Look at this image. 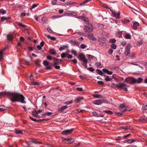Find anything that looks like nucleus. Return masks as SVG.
Returning <instances> with one entry per match:
<instances>
[{
    "label": "nucleus",
    "instance_id": "de8ad7c7",
    "mask_svg": "<svg viewBox=\"0 0 147 147\" xmlns=\"http://www.w3.org/2000/svg\"><path fill=\"white\" fill-rule=\"evenodd\" d=\"M44 65L45 66H47L49 64V63L47 61H44L43 62Z\"/></svg>",
    "mask_w": 147,
    "mask_h": 147
},
{
    "label": "nucleus",
    "instance_id": "423d86ee",
    "mask_svg": "<svg viewBox=\"0 0 147 147\" xmlns=\"http://www.w3.org/2000/svg\"><path fill=\"white\" fill-rule=\"evenodd\" d=\"M130 47L131 45L130 43H128L127 44L126 51L125 53V55L126 56H127L130 54Z\"/></svg>",
    "mask_w": 147,
    "mask_h": 147
},
{
    "label": "nucleus",
    "instance_id": "f8f14e48",
    "mask_svg": "<svg viewBox=\"0 0 147 147\" xmlns=\"http://www.w3.org/2000/svg\"><path fill=\"white\" fill-rule=\"evenodd\" d=\"M53 60L54 63V65H56L58 64L59 62H61L62 61L61 59H59L55 58H53Z\"/></svg>",
    "mask_w": 147,
    "mask_h": 147
},
{
    "label": "nucleus",
    "instance_id": "6ab92c4d",
    "mask_svg": "<svg viewBox=\"0 0 147 147\" xmlns=\"http://www.w3.org/2000/svg\"><path fill=\"white\" fill-rule=\"evenodd\" d=\"M45 35L47 37V38L49 39H50L51 40H55L56 39V38L54 36H51L49 35L45 34Z\"/></svg>",
    "mask_w": 147,
    "mask_h": 147
},
{
    "label": "nucleus",
    "instance_id": "39448f33",
    "mask_svg": "<svg viewBox=\"0 0 147 147\" xmlns=\"http://www.w3.org/2000/svg\"><path fill=\"white\" fill-rule=\"evenodd\" d=\"M135 78L132 77H128L125 78V82L130 84L135 83Z\"/></svg>",
    "mask_w": 147,
    "mask_h": 147
},
{
    "label": "nucleus",
    "instance_id": "e433bc0d",
    "mask_svg": "<svg viewBox=\"0 0 147 147\" xmlns=\"http://www.w3.org/2000/svg\"><path fill=\"white\" fill-rule=\"evenodd\" d=\"M40 61L38 59H37L35 61L34 63L37 65H40Z\"/></svg>",
    "mask_w": 147,
    "mask_h": 147
},
{
    "label": "nucleus",
    "instance_id": "ddd939ff",
    "mask_svg": "<svg viewBox=\"0 0 147 147\" xmlns=\"http://www.w3.org/2000/svg\"><path fill=\"white\" fill-rule=\"evenodd\" d=\"M102 70L104 73H106L108 75H111L113 73L112 71H109L106 68H104Z\"/></svg>",
    "mask_w": 147,
    "mask_h": 147
},
{
    "label": "nucleus",
    "instance_id": "3c124183",
    "mask_svg": "<svg viewBox=\"0 0 147 147\" xmlns=\"http://www.w3.org/2000/svg\"><path fill=\"white\" fill-rule=\"evenodd\" d=\"M48 31L50 33H53V31L51 29V28L50 27H48L47 29Z\"/></svg>",
    "mask_w": 147,
    "mask_h": 147
},
{
    "label": "nucleus",
    "instance_id": "c756f323",
    "mask_svg": "<svg viewBox=\"0 0 147 147\" xmlns=\"http://www.w3.org/2000/svg\"><path fill=\"white\" fill-rule=\"evenodd\" d=\"M96 71L97 73L98 74L100 75H102L103 74V73L102 71L99 69H97L96 70Z\"/></svg>",
    "mask_w": 147,
    "mask_h": 147
},
{
    "label": "nucleus",
    "instance_id": "393cba45",
    "mask_svg": "<svg viewBox=\"0 0 147 147\" xmlns=\"http://www.w3.org/2000/svg\"><path fill=\"white\" fill-rule=\"evenodd\" d=\"M122 32H117L116 34V36L119 38L122 37Z\"/></svg>",
    "mask_w": 147,
    "mask_h": 147
},
{
    "label": "nucleus",
    "instance_id": "4d7b16f0",
    "mask_svg": "<svg viewBox=\"0 0 147 147\" xmlns=\"http://www.w3.org/2000/svg\"><path fill=\"white\" fill-rule=\"evenodd\" d=\"M29 117L30 119L33 121H38V120L32 117Z\"/></svg>",
    "mask_w": 147,
    "mask_h": 147
},
{
    "label": "nucleus",
    "instance_id": "7ed1b4c3",
    "mask_svg": "<svg viewBox=\"0 0 147 147\" xmlns=\"http://www.w3.org/2000/svg\"><path fill=\"white\" fill-rule=\"evenodd\" d=\"M78 58L80 60L82 61L84 64H86L87 63V60L84 54L82 53L80 54L78 56Z\"/></svg>",
    "mask_w": 147,
    "mask_h": 147
},
{
    "label": "nucleus",
    "instance_id": "f257e3e1",
    "mask_svg": "<svg viewBox=\"0 0 147 147\" xmlns=\"http://www.w3.org/2000/svg\"><path fill=\"white\" fill-rule=\"evenodd\" d=\"M7 97L12 102H19L22 103H25L24 97L20 93L17 92H4L0 93V97L1 96Z\"/></svg>",
    "mask_w": 147,
    "mask_h": 147
},
{
    "label": "nucleus",
    "instance_id": "e2e57ef3",
    "mask_svg": "<svg viewBox=\"0 0 147 147\" xmlns=\"http://www.w3.org/2000/svg\"><path fill=\"white\" fill-rule=\"evenodd\" d=\"M57 1L55 0H53L52 1V4L53 5H55L56 4Z\"/></svg>",
    "mask_w": 147,
    "mask_h": 147
},
{
    "label": "nucleus",
    "instance_id": "680f3d73",
    "mask_svg": "<svg viewBox=\"0 0 147 147\" xmlns=\"http://www.w3.org/2000/svg\"><path fill=\"white\" fill-rule=\"evenodd\" d=\"M42 47H41V46L40 45H38L37 47V49H38L39 50H41V49H42Z\"/></svg>",
    "mask_w": 147,
    "mask_h": 147
},
{
    "label": "nucleus",
    "instance_id": "49530a36",
    "mask_svg": "<svg viewBox=\"0 0 147 147\" xmlns=\"http://www.w3.org/2000/svg\"><path fill=\"white\" fill-rule=\"evenodd\" d=\"M119 110L122 112H124L125 111H127V110L126 109V108H124V109H123V108H121V109H119Z\"/></svg>",
    "mask_w": 147,
    "mask_h": 147
},
{
    "label": "nucleus",
    "instance_id": "a19ab883",
    "mask_svg": "<svg viewBox=\"0 0 147 147\" xmlns=\"http://www.w3.org/2000/svg\"><path fill=\"white\" fill-rule=\"evenodd\" d=\"M73 102L72 100H71L65 102L64 103L66 105H69Z\"/></svg>",
    "mask_w": 147,
    "mask_h": 147
},
{
    "label": "nucleus",
    "instance_id": "7c9ffc66",
    "mask_svg": "<svg viewBox=\"0 0 147 147\" xmlns=\"http://www.w3.org/2000/svg\"><path fill=\"white\" fill-rule=\"evenodd\" d=\"M117 47V45L114 44H113L111 45V47L114 49H116Z\"/></svg>",
    "mask_w": 147,
    "mask_h": 147
},
{
    "label": "nucleus",
    "instance_id": "774afa93",
    "mask_svg": "<svg viewBox=\"0 0 147 147\" xmlns=\"http://www.w3.org/2000/svg\"><path fill=\"white\" fill-rule=\"evenodd\" d=\"M67 57L68 58V59H71L73 57V56L72 55H67Z\"/></svg>",
    "mask_w": 147,
    "mask_h": 147
},
{
    "label": "nucleus",
    "instance_id": "79ce46f5",
    "mask_svg": "<svg viewBox=\"0 0 147 147\" xmlns=\"http://www.w3.org/2000/svg\"><path fill=\"white\" fill-rule=\"evenodd\" d=\"M80 47L82 49H85V48H86V47H87V46L85 45L84 44H82L81 45H80Z\"/></svg>",
    "mask_w": 147,
    "mask_h": 147
},
{
    "label": "nucleus",
    "instance_id": "72a5a7b5",
    "mask_svg": "<svg viewBox=\"0 0 147 147\" xmlns=\"http://www.w3.org/2000/svg\"><path fill=\"white\" fill-rule=\"evenodd\" d=\"M5 110V107L3 105L0 106V111H4Z\"/></svg>",
    "mask_w": 147,
    "mask_h": 147
},
{
    "label": "nucleus",
    "instance_id": "6e6552de",
    "mask_svg": "<svg viewBox=\"0 0 147 147\" xmlns=\"http://www.w3.org/2000/svg\"><path fill=\"white\" fill-rule=\"evenodd\" d=\"M72 129H67L63 131L62 134L63 135H67L71 134L72 132Z\"/></svg>",
    "mask_w": 147,
    "mask_h": 147
},
{
    "label": "nucleus",
    "instance_id": "338daca9",
    "mask_svg": "<svg viewBox=\"0 0 147 147\" xmlns=\"http://www.w3.org/2000/svg\"><path fill=\"white\" fill-rule=\"evenodd\" d=\"M130 135V134H127V135H125V136H124L123 137V138H124V139H125V138H127V137H129Z\"/></svg>",
    "mask_w": 147,
    "mask_h": 147
},
{
    "label": "nucleus",
    "instance_id": "8fccbe9b",
    "mask_svg": "<svg viewBox=\"0 0 147 147\" xmlns=\"http://www.w3.org/2000/svg\"><path fill=\"white\" fill-rule=\"evenodd\" d=\"M38 5V4H34L32 6L31 8L30 9V10H31L32 9H33L37 6Z\"/></svg>",
    "mask_w": 147,
    "mask_h": 147
},
{
    "label": "nucleus",
    "instance_id": "bf43d9fd",
    "mask_svg": "<svg viewBox=\"0 0 147 147\" xmlns=\"http://www.w3.org/2000/svg\"><path fill=\"white\" fill-rule=\"evenodd\" d=\"M113 52V50L111 49H109L108 51V53L110 54H112Z\"/></svg>",
    "mask_w": 147,
    "mask_h": 147
},
{
    "label": "nucleus",
    "instance_id": "5701e85b",
    "mask_svg": "<svg viewBox=\"0 0 147 147\" xmlns=\"http://www.w3.org/2000/svg\"><path fill=\"white\" fill-rule=\"evenodd\" d=\"M68 47L67 45H63V46H61L59 48V50L60 51H62L64 50L65 48H67Z\"/></svg>",
    "mask_w": 147,
    "mask_h": 147
},
{
    "label": "nucleus",
    "instance_id": "2f4dec72",
    "mask_svg": "<svg viewBox=\"0 0 147 147\" xmlns=\"http://www.w3.org/2000/svg\"><path fill=\"white\" fill-rule=\"evenodd\" d=\"M142 109L144 110H147V105H145L144 104L143 105Z\"/></svg>",
    "mask_w": 147,
    "mask_h": 147
},
{
    "label": "nucleus",
    "instance_id": "bb28decb",
    "mask_svg": "<svg viewBox=\"0 0 147 147\" xmlns=\"http://www.w3.org/2000/svg\"><path fill=\"white\" fill-rule=\"evenodd\" d=\"M75 141V139L74 138H71L69 139V141L67 142L68 144H70Z\"/></svg>",
    "mask_w": 147,
    "mask_h": 147
},
{
    "label": "nucleus",
    "instance_id": "a211bd4d",
    "mask_svg": "<svg viewBox=\"0 0 147 147\" xmlns=\"http://www.w3.org/2000/svg\"><path fill=\"white\" fill-rule=\"evenodd\" d=\"M83 100V98L82 97H79L76 98L75 99L74 101H76L78 102H80L81 101Z\"/></svg>",
    "mask_w": 147,
    "mask_h": 147
},
{
    "label": "nucleus",
    "instance_id": "13d9d810",
    "mask_svg": "<svg viewBox=\"0 0 147 147\" xmlns=\"http://www.w3.org/2000/svg\"><path fill=\"white\" fill-rule=\"evenodd\" d=\"M24 63L27 65H28L29 63V62L26 60H25L24 61Z\"/></svg>",
    "mask_w": 147,
    "mask_h": 147
},
{
    "label": "nucleus",
    "instance_id": "5fc2aeb1",
    "mask_svg": "<svg viewBox=\"0 0 147 147\" xmlns=\"http://www.w3.org/2000/svg\"><path fill=\"white\" fill-rule=\"evenodd\" d=\"M77 4V3L76 2H69L67 4L69 5H75Z\"/></svg>",
    "mask_w": 147,
    "mask_h": 147
},
{
    "label": "nucleus",
    "instance_id": "c85d7f7f",
    "mask_svg": "<svg viewBox=\"0 0 147 147\" xmlns=\"http://www.w3.org/2000/svg\"><path fill=\"white\" fill-rule=\"evenodd\" d=\"M121 108H123V109H124V108H126L125 105V104H121L119 106V109H121Z\"/></svg>",
    "mask_w": 147,
    "mask_h": 147
},
{
    "label": "nucleus",
    "instance_id": "a18cd8bd",
    "mask_svg": "<svg viewBox=\"0 0 147 147\" xmlns=\"http://www.w3.org/2000/svg\"><path fill=\"white\" fill-rule=\"evenodd\" d=\"M135 54V53L134 52L132 53H131V55L130 56V57L131 59H132L135 57L134 56Z\"/></svg>",
    "mask_w": 147,
    "mask_h": 147
},
{
    "label": "nucleus",
    "instance_id": "4c0bfd02",
    "mask_svg": "<svg viewBox=\"0 0 147 147\" xmlns=\"http://www.w3.org/2000/svg\"><path fill=\"white\" fill-rule=\"evenodd\" d=\"M125 38L126 39H130L131 38V36L130 34H127L125 35Z\"/></svg>",
    "mask_w": 147,
    "mask_h": 147
},
{
    "label": "nucleus",
    "instance_id": "b1692460",
    "mask_svg": "<svg viewBox=\"0 0 147 147\" xmlns=\"http://www.w3.org/2000/svg\"><path fill=\"white\" fill-rule=\"evenodd\" d=\"M92 96L96 98H102V95L99 94H93Z\"/></svg>",
    "mask_w": 147,
    "mask_h": 147
},
{
    "label": "nucleus",
    "instance_id": "69168bd1",
    "mask_svg": "<svg viewBox=\"0 0 147 147\" xmlns=\"http://www.w3.org/2000/svg\"><path fill=\"white\" fill-rule=\"evenodd\" d=\"M115 114L118 116H120L122 115V113H115Z\"/></svg>",
    "mask_w": 147,
    "mask_h": 147
},
{
    "label": "nucleus",
    "instance_id": "a878e982",
    "mask_svg": "<svg viewBox=\"0 0 147 147\" xmlns=\"http://www.w3.org/2000/svg\"><path fill=\"white\" fill-rule=\"evenodd\" d=\"M7 38L8 40H11L13 38V36L11 34H8L7 35Z\"/></svg>",
    "mask_w": 147,
    "mask_h": 147
},
{
    "label": "nucleus",
    "instance_id": "9b49d317",
    "mask_svg": "<svg viewBox=\"0 0 147 147\" xmlns=\"http://www.w3.org/2000/svg\"><path fill=\"white\" fill-rule=\"evenodd\" d=\"M88 38L92 40L94 42H96V40L93 36V34H88L87 35Z\"/></svg>",
    "mask_w": 147,
    "mask_h": 147
},
{
    "label": "nucleus",
    "instance_id": "1a4fd4ad",
    "mask_svg": "<svg viewBox=\"0 0 147 147\" xmlns=\"http://www.w3.org/2000/svg\"><path fill=\"white\" fill-rule=\"evenodd\" d=\"M104 102V100H94L93 102L95 105H100Z\"/></svg>",
    "mask_w": 147,
    "mask_h": 147
},
{
    "label": "nucleus",
    "instance_id": "cd10ccee",
    "mask_svg": "<svg viewBox=\"0 0 147 147\" xmlns=\"http://www.w3.org/2000/svg\"><path fill=\"white\" fill-rule=\"evenodd\" d=\"M135 140L134 139L129 140L127 141V142L129 144H131L135 142Z\"/></svg>",
    "mask_w": 147,
    "mask_h": 147
},
{
    "label": "nucleus",
    "instance_id": "864d4df0",
    "mask_svg": "<svg viewBox=\"0 0 147 147\" xmlns=\"http://www.w3.org/2000/svg\"><path fill=\"white\" fill-rule=\"evenodd\" d=\"M8 18L4 16L2 17L1 18V21H3L5 20H6Z\"/></svg>",
    "mask_w": 147,
    "mask_h": 147
},
{
    "label": "nucleus",
    "instance_id": "9d476101",
    "mask_svg": "<svg viewBox=\"0 0 147 147\" xmlns=\"http://www.w3.org/2000/svg\"><path fill=\"white\" fill-rule=\"evenodd\" d=\"M6 48L4 47L0 51V61H1L3 58V53L4 51L6 49Z\"/></svg>",
    "mask_w": 147,
    "mask_h": 147
},
{
    "label": "nucleus",
    "instance_id": "2eb2a0df",
    "mask_svg": "<svg viewBox=\"0 0 147 147\" xmlns=\"http://www.w3.org/2000/svg\"><path fill=\"white\" fill-rule=\"evenodd\" d=\"M32 113L33 116L34 117L39 118V116L38 115L37 111L36 110L32 111Z\"/></svg>",
    "mask_w": 147,
    "mask_h": 147
},
{
    "label": "nucleus",
    "instance_id": "f03ea898",
    "mask_svg": "<svg viewBox=\"0 0 147 147\" xmlns=\"http://www.w3.org/2000/svg\"><path fill=\"white\" fill-rule=\"evenodd\" d=\"M115 86L118 88L123 90L125 91H126L127 90L126 87H127L128 86L122 83H120L116 84H115Z\"/></svg>",
    "mask_w": 147,
    "mask_h": 147
},
{
    "label": "nucleus",
    "instance_id": "c03bdc74",
    "mask_svg": "<svg viewBox=\"0 0 147 147\" xmlns=\"http://www.w3.org/2000/svg\"><path fill=\"white\" fill-rule=\"evenodd\" d=\"M71 52L75 56H76L77 55V53L76 51L74 50H71Z\"/></svg>",
    "mask_w": 147,
    "mask_h": 147
},
{
    "label": "nucleus",
    "instance_id": "6e6d98bb",
    "mask_svg": "<svg viewBox=\"0 0 147 147\" xmlns=\"http://www.w3.org/2000/svg\"><path fill=\"white\" fill-rule=\"evenodd\" d=\"M98 28L100 29H102L104 28V26L102 24H100L98 26Z\"/></svg>",
    "mask_w": 147,
    "mask_h": 147
},
{
    "label": "nucleus",
    "instance_id": "20e7f679",
    "mask_svg": "<svg viewBox=\"0 0 147 147\" xmlns=\"http://www.w3.org/2000/svg\"><path fill=\"white\" fill-rule=\"evenodd\" d=\"M84 32L89 33L93 30V26L92 24H89L85 26L84 28Z\"/></svg>",
    "mask_w": 147,
    "mask_h": 147
},
{
    "label": "nucleus",
    "instance_id": "ea45409f",
    "mask_svg": "<svg viewBox=\"0 0 147 147\" xmlns=\"http://www.w3.org/2000/svg\"><path fill=\"white\" fill-rule=\"evenodd\" d=\"M121 45L125 46L126 44V42L125 40H123L121 42Z\"/></svg>",
    "mask_w": 147,
    "mask_h": 147
},
{
    "label": "nucleus",
    "instance_id": "c9c22d12",
    "mask_svg": "<svg viewBox=\"0 0 147 147\" xmlns=\"http://www.w3.org/2000/svg\"><path fill=\"white\" fill-rule=\"evenodd\" d=\"M103 112L109 114H112L113 113L112 112L110 111H104Z\"/></svg>",
    "mask_w": 147,
    "mask_h": 147
},
{
    "label": "nucleus",
    "instance_id": "58836bf2",
    "mask_svg": "<svg viewBox=\"0 0 147 147\" xmlns=\"http://www.w3.org/2000/svg\"><path fill=\"white\" fill-rule=\"evenodd\" d=\"M61 16H58V15H56V16H53V19H57V18H61Z\"/></svg>",
    "mask_w": 147,
    "mask_h": 147
},
{
    "label": "nucleus",
    "instance_id": "aec40b11",
    "mask_svg": "<svg viewBox=\"0 0 147 147\" xmlns=\"http://www.w3.org/2000/svg\"><path fill=\"white\" fill-rule=\"evenodd\" d=\"M142 80V79L141 78H138L137 79H135V83H140Z\"/></svg>",
    "mask_w": 147,
    "mask_h": 147
},
{
    "label": "nucleus",
    "instance_id": "473e14b6",
    "mask_svg": "<svg viewBox=\"0 0 147 147\" xmlns=\"http://www.w3.org/2000/svg\"><path fill=\"white\" fill-rule=\"evenodd\" d=\"M6 11L3 10V9H0V14H4L6 13Z\"/></svg>",
    "mask_w": 147,
    "mask_h": 147
},
{
    "label": "nucleus",
    "instance_id": "37998d69",
    "mask_svg": "<svg viewBox=\"0 0 147 147\" xmlns=\"http://www.w3.org/2000/svg\"><path fill=\"white\" fill-rule=\"evenodd\" d=\"M47 18L45 17H43L41 19L43 23H45V22H47Z\"/></svg>",
    "mask_w": 147,
    "mask_h": 147
},
{
    "label": "nucleus",
    "instance_id": "603ef678",
    "mask_svg": "<svg viewBox=\"0 0 147 147\" xmlns=\"http://www.w3.org/2000/svg\"><path fill=\"white\" fill-rule=\"evenodd\" d=\"M139 63V62L138 61L136 62H132L130 63L131 64L134 65H138V63Z\"/></svg>",
    "mask_w": 147,
    "mask_h": 147
},
{
    "label": "nucleus",
    "instance_id": "0eeeda50",
    "mask_svg": "<svg viewBox=\"0 0 147 147\" xmlns=\"http://www.w3.org/2000/svg\"><path fill=\"white\" fill-rule=\"evenodd\" d=\"M111 11L112 12V15L114 17H115L117 19L120 18V13L119 12L116 13L115 11Z\"/></svg>",
    "mask_w": 147,
    "mask_h": 147
},
{
    "label": "nucleus",
    "instance_id": "0e129e2a",
    "mask_svg": "<svg viewBox=\"0 0 147 147\" xmlns=\"http://www.w3.org/2000/svg\"><path fill=\"white\" fill-rule=\"evenodd\" d=\"M98 84L103 85V82L102 81H98Z\"/></svg>",
    "mask_w": 147,
    "mask_h": 147
},
{
    "label": "nucleus",
    "instance_id": "09e8293b",
    "mask_svg": "<svg viewBox=\"0 0 147 147\" xmlns=\"http://www.w3.org/2000/svg\"><path fill=\"white\" fill-rule=\"evenodd\" d=\"M105 80L106 81L108 82L111 81V79L109 78L108 76H107V77L105 79Z\"/></svg>",
    "mask_w": 147,
    "mask_h": 147
},
{
    "label": "nucleus",
    "instance_id": "f3484780",
    "mask_svg": "<svg viewBox=\"0 0 147 147\" xmlns=\"http://www.w3.org/2000/svg\"><path fill=\"white\" fill-rule=\"evenodd\" d=\"M68 107L66 105L62 106L59 109V110L61 112H62L63 110L67 109Z\"/></svg>",
    "mask_w": 147,
    "mask_h": 147
},
{
    "label": "nucleus",
    "instance_id": "412c9836",
    "mask_svg": "<svg viewBox=\"0 0 147 147\" xmlns=\"http://www.w3.org/2000/svg\"><path fill=\"white\" fill-rule=\"evenodd\" d=\"M68 55V53L67 52H66L65 53H63L61 55V57L62 58H63L66 57Z\"/></svg>",
    "mask_w": 147,
    "mask_h": 147
},
{
    "label": "nucleus",
    "instance_id": "052dcab7",
    "mask_svg": "<svg viewBox=\"0 0 147 147\" xmlns=\"http://www.w3.org/2000/svg\"><path fill=\"white\" fill-rule=\"evenodd\" d=\"M88 70L91 71L92 72L93 71H94V69H93V67H89L88 68Z\"/></svg>",
    "mask_w": 147,
    "mask_h": 147
},
{
    "label": "nucleus",
    "instance_id": "dca6fc26",
    "mask_svg": "<svg viewBox=\"0 0 147 147\" xmlns=\"http://www.w3.org/2000/svg\"><path fill=\"white\" fill-rule=\"evenodd\" d=\"M98 42H99V43L101 46H103L105 42V40H104L102 39H100L98 40Z\"/></svg>",
    "mask_w": 147,
    "mask_h": 147
},
{
    "label": "nucleus",
    "instance_id": "f704fd0d",
    "mask_svg": "<svg viewBox=\"0 0 147 147\" xmlns=\"http://www.w3.org/2000/svg\"><path fill=\"white\" fill-rule=\"evenodd\" d=\"M116 40L115 39H111L109 40V42L111 43H114L115 42Z\"/></svg>",
    "mask_w": 147,
    "mask_h": 147
},
{
    "label": "nucleus",
    "instance_id": "4468645a",
    "mask_svg": "<svg viewBox=\"0 0 147 147\" xmlns=\"http://www.w3.org/2000/svg\"><path fill=\"white\" fill-rule=\"evenodd\" d=\"M139 26V24L137 22H135L133 23V27L135 30H136L137 29V26Z\"/></svg>",
    "mask_w": 147,
    "mask_h": 147
},
{
    "label": "nucleus",
    "instance_id": "4be33fe9",
    "mask_svg": "<svg viewBox=\"0 0 147 147\" xmlns=\"http://www.w3.org/2000/svg\"><path fill=\"white\" fill-rule=\"evenodd\" d=\"M50 53L51 54L53 55H55L56 54V52L55 50L53 49H51L50 50Z\"/></svg>",
    "mask_w": 147,
    "mask_h": 147
}]
</instances>
